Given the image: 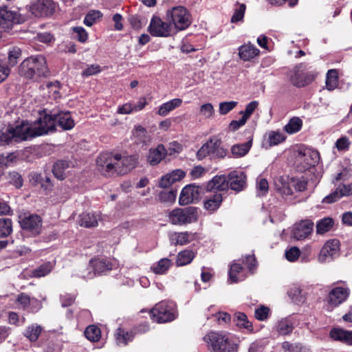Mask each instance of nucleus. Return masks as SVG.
Listing matches in <instances>:
<instances>
[{"instance_id": "nucleus-62", "label": "nucleus", "mask_w": 352, "mask_h": 352, "mask_svg": "<svg viewBox=\"0 0 352 352\" xmlns=\"http://www.w3.org/2000/svg\"><path fill=\"white\" fill-rule=\"evenodd\" d=\"M100 72V67L98 65L93 64L88 65L87 68H85L82 73V76L87 77L92 75H95L96 74H98Z\"/></svg>"}, {"instance_id": "nucleus-6", "label": "nucleus", "mask_w": 352, "mask_h": 352, "mask_svg": "<svg viewBox=\"0 0 352 352\" xmlns=\"http://www.w3.org/2000/svg\"><path fill=\"white\" fill-rule=\"evenodd\" d=\"M318 161L319 153L310 148L300 146L296 151L294 164L300 172H304L315 166Z\"/></svg>"}, {"instance_id": "nucleus-28", "label": "nucleus", "mask_w": 352, "mask_h": 352, "mask_svg": "<svg viewBox=\"0 0 352 352\" xmlns=\"http://www.w3.org/2000/svg\"><path fill=\"white\" fill-rule=\"evenodd\" d=\"M100 215L97 213H82L79 217V224L80 226L86 228L95 227L98 225Z\"/></svg>"}, {"instance_id": "nucleus-45", "label": "nucleus", "mask_w": 352, "mask_h": 352, "mask_svg": "<svg viewBox=\"0 0 352 352\" xmlns=\"http://www.w3.org/2000/svg\"><path fill=\"white\" fill-rule=\"evenodd\" d=\"M52 270V265L50 262L45 263L32 271V276L36 278L43 277L47 275Z\"/></svg>"}, {"instance_id": "nucleus-12", "label": "nucleus", "mask_w": 352, "mask_h": 352, "mask_svg": "<svg viewBox=\"0 0 352 352\" xmlns=\"http://www.w3.org/2000/svg\"><path fill=\"white\" fill-rule=\"evenodd\" d=\"M201 188L195 184L186 186L182 190L179 203L182 206L197 201L200 198Z\"/></svg>"}, {"instance_id": "nucleus-11", "label": "nucleus", "mask_w": 352, "mask_h": 352, "mask_svg": "<svg viewBox=\"0 0 352 352\" xmlns=\"http://www.w3.org/2000/svg\"><path fill=\"white\" fill-rule=\"evenodd\" d=\"M55 9L56 5L52 0H37L30 6L31 13L40 18L52 16Z\"/></svg>"}, {"instance_id": "nucleus-48", "label": "nucleus", "mask_w": 352, "mask_h": 352, "mask_svg": "<svg viewBox=\"0 0 352 352\" xmlns=\"http://www.w3.org/2000/svg\"><path fill=\"white\" fill-rule=\"evenodd\" d=\"M21 56V50L18 47H12L8 52V65L12 67L17 64L18 59Z\"/></svg>"}, {"instance_id": "nucleus-18", "label": "nucleus", "mask_w": 352, "mask_h": 352, "mask_svg": "<svg viewBox=\"0 0 352 352\" xmlns=\"http://www.w3.org/2000/svg\"><path fill=\"white\" fill-rule=\"evenodd\" d=\"M196 233L190 232H175L169 234L168 238L171 245H184L189 243L195 238Z\"/></svg>"}, {"instance_id": "nucleus-39", "label": "nucleus", "mask_w": 352, "mask_h": 352, "mask_svg": "<svg viewBox=\"0 0 352 352\" xmlns=\"http://www.w3.org/2000/svg\"><path fill=\"white\" fill-rule=\"evenodd\" d=\"M195 253L190 250H185L180 252L177 258V265L178 266H183L189 264L194 258Z\"/></svg>"}, {"instance_id": "nucleus-56", "label": "nucleus", "mask_w": 352, "mask_h": 352, "mask_svg": "<svg viewBox=\"0 0 352 352\" xmlns=\"http://www.w3.org/2000/svg\"><path fill=\"white\" fill-rule=\"evenodd\" d=\"M341 197L342 195L338 188L334 192L324 197L322 202L324 204H332L339 200Z\"/></svg>"}, {"instance_id": "nucleus-27", "label": "nucleus", "mask_w": 352, "mask_h": 352, "mask_svg": "<svg viewBox=\"0 0 352 352\" xmlns=\"http://www.w3.org/2000/svg\"><path fill=\"white\" fill-rule=\"evenodd\" d=\"M182 104V100L180 98H174L160 105L157 109V114L160 116H166L170 111H173L177 107H179Z\"/></svg>"}, {"instance_id": "nucleus-44", "label": "nucleus", "mask_w": 352, "mask_h": 352, "mask_svg": "<svg viewBox=\"0 0 352 352\" xmlns=\"http://www.w3.org/2000/svg\"><path fill=\"white\" fill-rule=\"evenodd\" d=\"M170 261L168 258H162L151 267L155 274H163L168 270L170 266Z\"/></svg>"}, {"instance_id": "nucleus-14", "label": "nucleus", "mask_w": 352, "mask_h": 352, "mask_svg": "<svg viewBox=\"0 0 352 352\" xmlns=\"http://www.w3.org/2000/svg\"><path fill=\"white\" fill-rule=\"evenodd\" d=\"M349 294L350 290L347 287H335L330 291L329 294V304L332 307H338L347 299Z\"/></svg>"}, {"instance_id": "nucleus-16", "label": "nucleus", "mask_w": 352, "mask_h": 352, "mask_svg": "<svg viewBox=\"0 0 352 352\" xmlns=\"http://www.w3.org/2000/svg\"><path fill=\"white\" fill-rule=\"evenodd\" d=\"M228 182L232 190L241 191L246 186V175L241 171H232L228 175Z\"/></svg>"}, {"instance_id": "nucleus-30", "label": "nucleus", "mask_w": 352, "mask_h": 352, "mask_svg": "<svg viewBox=\"0 0 352 352\" xmlns=\"http://www.w3.org/2000/svg\"><path fill=\"white\" fill-rule=\"evenodd\" d=\"M234 321L236 327L239 328L244 329L249 333L253 332L254 329L252 324L248 320L247 316L244 313H235L234 316Z\"/></svg>"}, {"instance_id": "nucleus-53", "label": "nucleus", "mask_w": 352, "mask_h": 352, "mask_svg": "<svg viewBox=\"0 0 352 352\" xmlns=\"http://www.w3.org/2000/svg\"><path fill=\"white\" fill-rule=\"evenodd\" d=\"M199 113L205 118H210L214 114V109L211 103H206L201 106Z\"/></svg>"}, {"instance_id": "nucleus-23", "label": "nucleus", "mask_w": 352, "mask_h": 352, "mask_svg": "<svg viewBox=\"0 0 352 352\" xmlns=\"http://www.w3.org/2000/svg\"><path fill=\"white\" fill-rule=\"evenodd\" d=\"M217 138H210L197 152V157L199 160L206 158L208 155L213 156L215 147H217Z\"/></svg>"}, {"instance_id": "nucleus-1", "label": "nucleus", "mask_w": 352, "mask_h": 352, "mask_svg": "<svg viewBox=\"0 0 352 352\" xmlns=\"http://www.w3.org/2000/svg\"><path fill=\"white\" fill-rule=\"evenodd\" d=\"M56 126L63 130L72 129L74 126V121L70 113H47L45 111L34 124L23 121L15 126L3 128L0 130V146L8 144L12 140L19 142L45 135L55 131Z\"/></svg>"}, {"instance_id": "nucleus-34", "label": "nucleus", "mask_w": 352, "mask_h": 352, "mask_svg": "<svg viewBox=\"0 0 352 352\" xmlns=\"http://www.w3.org/2000/svg\"><path fill=\"white\" fill-rule=\"evenodd\" d=\"M0 20L5 22H19L21 14L16 11L8 10V8H0Z\"/></svg>"}, {"instance_id": "nucleus-4", "label": "nucleus", "mask_w": 352, "mask_h": 352, "mask_svg": "<svg viewBox=\"0 0 352 352\" xmlns=\"http://www.w3.org/2000/svg\"><path fill=\"white\" fill-rule=\"evenodd\" d=\"M203 340L210 352H237V345L232 342L224 332L210 331Z\"/></svg>"}, {"instance_id": "nucleus-17", "label": "nucleus", "mask_w": 352, "mask_h": 352, "mask_svg": "<svg viewBox=\"0 0 352 352\" xmlns=\"http://www.w3.org/2000/svg\"><path fill=\"white\" fill-rule=\"evenodd\" d=\"M190 19L188 10L182 6L175 7L167 12L168 22H188Z\"/></svg>"}, {"instance_id": "nucleus-7", "label": "nucleus", "mask_w": 352, "mask_h": 352, "mask_svg": "<svg viewBox=\"0 0 352 352\" xmlns=\"http://www.w3.org/2000/svg\"><path fill=\"white\" fill-rule=\"evenodd\" d=\"M168 218L169 222L173 225L184 226L192 223L198 219L197 208L195 207L177 208L168 213Z\"/></svg>"}, {"instance_id": "nucleus-59", "label": "nucleus", "mask_w": 352, "mask_h": 352, "mask_svg": "<svg viewBox=\"0 0 352 352\" xmlns=\"http://www.w3.org/2000/svg\"><path fill=\"white\" fill-rule=\"evenodd\" d=\"M269 312V308L265 306H261L260 308L255 310V318L260 321L265 320L267 318Z\"/></svg>"}, {"instance_id": "nucleus-61", "label": "nucleus", "mask_w": 352, "mask_h": 352, "mask_svg": "<svg viewBox=\"0 0 352 352\" xmlns=\"http://www.w3.org/2000/svg\"><path fill=\"white\" fill-rule=\"evenodd\" d=\"M245 11V5L241 4L237 9H236L233 16L231 19V22H239L243 19L244 13Z\"/></svg>"}, {"instance_id": "nucleus-8", "label": "nucleus", "mask_w": 352, "mask_h": 352, "mask_svg": "<svg viewBox=\"0 0 352 352\" xmlns=\"http://www.w3.org/2000/svg\"><path fill=\"white\" fill-rule=\"evenodd\" d=\"M190 23H150L148 30L153 36L167 37L186 29Z\"/></svg>"}, {"instance_id": "nucleus-47", "label": "nucleus", "mask_w": 352, "mask_h": 352, "mask_svg": "<svg viewBox=\"0 0 352 352\" xmlns=\"http://www.w3.org/2000/svg\"><path fill=\"white\" fill-rule=\"evenodd\" d=\"M351 144V142L346 136H342L335 142V148L339 152H346L349 151Z\"/></svg>"}, {"instance_id": "nucleus-58", "label": "nucleus", "mask_w": 352, "mask_h": 352, "mask_svg": "<svg viewBox=\"0 0 352 352\" xmlns=\"http://www.w3.org/2000/svg\"><path fill=\"white\" fill-rule=\"evenodd\" d=\"M10 67L3 60H0V83L3 82L10 74Z\"/></svg>"}, {"instance_id": "nucleus-25", "label": "nucleus", "mask_w": 352, "mask_h": 352, "mask_svg": "<svg viewBox=\"0 0 352 352\" xmlns=\"http://www.w3.org/2000/svg\"><path fill=\"white\" fill-rule=\"evenodd\" d=\"M166 155V150L163 144H159L156 148L149 151L148 162L151 165L159 164Z\"/></svg>"}, {"instance_id": "nucleus-49", "label": "nucleus", "mask_w": 352, "mask_h": 352, "mask_svg": "<svg viewBox=\"0 0 352 352\" xmlns=\"http://www.w3.org/2000/svg\"><path fill=\"white\" fill-rule=\"evenodd\" d=\"M16 302L23 309H26L31 303L37 302L38 301L36 298H31L28 294L21 293L18 296Z\"/></svg>"}, {"instance_id": "nucleus-46", "label": "nucleus", "mask_w": 352, "mask_h": 352, "mask_svg": "<svg viewBox=\"0 0 352 352\" xmlns=\"http://www.w3.org/2000/svg\"><path fill=\"white\" fill-rule=\"evenodd\" d=\"M12 231L11 219L8 218L0 219V236H8Z\"/></svg>"}, {"instance_id": "nucleus-37", "label": "nucleus", "mask_w": 352, "mask_h": 352, "mask_svg": "<svg viewBox=\"0 0 352 352\" xmlns=\"http://www.w3.org/2000/svg\"><path fill=\"white\" fill-rule=\"evenodd\" d=\"M302 126V121L298 117L292 118L288 123L284 126V130L289 134H294L298 132Z\"/></svg>"}, {"instance_id": "nucleus-63", "label": "nucleus", "mask_w": 352, "mask_h": 352, "mask_svg": "<svg viewBox=\"0 0 352 352\" xmlns=\"http://www.w3.org/2000/svg\"><path fill=\"white\" fill-rule=\"evenodd\" d=\"M256 188L257 190L260 192L261 195H263L266 194L269 188L268 182L264 178L258 179Z\"/></svg>"}, {"instance_id": "nucleus-42", "label": "nucleus", "mask_w": 352, "mask_h": 352, "mask_svg": "<svg viewBox=\"0 0 352 352\" xmlns=\"http://www.w3.org/2000/svg\"><path fill=\"white\" fill-rule=\"evenodd\" d=\"M84 333L85 337L91 342L98 341L101 336L100 328L96 325L87 327Z\"/></svg>"}, {"instance_id": "nucleus-9", "label": "nucleus", "mask_w": 352, "mask_h": 352, "mask_svg": "<svg viewBox=\"0 0 352 352\" xmlns=\"http://www.w3.org/2000/svg\"><path fill=\"white\" fill-rule=\"evenodd\" d=\"M150 314L151 318L159 323L170 322L175 318L173 306L165 301L157 303L150 311Z\"/></svg>"}, {"instance_id": "nucleus-50", "label": "nucleus", "mask_w": 352, "mask_h": 352, "mask_svg": "<svg viewBox=\"0 0 352 352\" xmlns=\"http://www.w3.org/2000/svg\"><path fill=\"white\" fill-rule=\"evenodd\" d=\"M238 102L236 101H226L220 102L219 104V113L220 115H226L234 109Z\"/></svg>"}, {"instance_id": "nucleus-21", "label": "nucleus", "mask_w": 352, "mask_h": 352, "mask_svg": "<svg viewBox=\"0 0 352 352\" xmlns=\"http://www.w3.org/2000/svg\"><path fill=\"white\" fill-rule=\"evenodd\" d=\"M90 267L93 270L96 276L111 270L112 265L107 259L94 258L90 261Z\"/></svg>"}, {"instance_id": "nucleus-10", "label": "nucleus", "mask_w": 352, "mask_h": 352, "mask_svg": "<svg viewBox=\"0 0 352 352\" xmlns=\"http://www.w3.org/2000/svg\"><path fill=\"white\" fill-rule=\"evenodd\" d=\"M19 222L23 230L31 236H36L41 232L42 219L37 214L21 216Z\"/></svg>"}, {"instance_id": "nucleus-2", "label": "nucleus", "mask_w": 352, "mask_h": 352, "mask_svg": "<svg viewBox=\"0 0 352 352\" xmlns=\"http://www.w3.org/2000/svg\"><path fill=\"white\" fill-rule=\"evenodd\" d=\"M138 157L136 155H122L120 153H101L97 158L98 170L103 175L111 177L128 173L138 164Z\"/></svg>"}, {"instance_id": "nucleus-19", "label": "nucleus", "mask_w": 352, "mask_h": 352, "mask_svg": "<svg viewBox=\"0 0 352 352\" xmlns=\"http://www.w3.org/2000/svg\"><path fill=\"white\" fill-rule=\"evenodd\" d=\"M239 58L243 61H249L258 56L260 50L250 43H245L238 48Z\"/></svg>"}, {"instance_id": "nucleus-24", "label": "nucleus", "mask_w": 352, "mask_h": 352, "mask_svg": "<svg viewBox=\"0 0 352 352\" xmlns=\"http://www.w3.org/2000/svg\"><path fill=\"white\" fill-rule=\"evenodd\" d=\"M223 201L222 195L219 192L211 196H208L204 201V208L210 212H213L217 210Z\"/></svg>"}, {"instance_id": "nucleus-43", "label": "nucleus", "mask_w": 352, "mask_h": 352, "mask_svg": "<svg viewBox=\"0 0 352 352\" xmlns=\"http://www.w3.org/2000/svg\"><path fill=\"white\" fill-rule=\"evenodd\" d=\"M116 341L118 344L126 345L129 342L131 341L133 335L132 333L125 331L124 329L119 328L116 333Z\"/></svg>"}, {"instance_id": "nucleus-54", "label": "nucleus", "mask_w": 352, "mask_h": 352, "mask_svg": "<svg viewBox=\"0 0 352 352\" xmlns=\"http://www.w3.org/2000/svg\"><path fill=\"white\" fill-rule=\"evenodd\" d=\"M228 154V150L221 146V142L220 140H217V147L214 148L212 158H224Z\"/></svg>"}, {"instance_id": "nucleus-64", "label": "nucleus", "mask_w": 352, "mask_h": 352, "mask_svg": "<svg viewBox=\"0 0 352 352\" xmlns=\"http://www.w3.org/2000/svg\"><path fill=\"white\" fill-rule=\"evenodd\" d=\"M74 32L76 34L77 39L82 43H84L87 39V33L84 28L81 27H74L73 28Z\"/></svg>"}, {"instance_id": "nucleus-55", "label": "nucleus", "mask_w": 352, "mask_h": 352, "mask_svg": "<svg viewBox=\"0 0 352 352\" xmlns=\"http://www.w3.org/2000/svg\"><path fill=\"white\" fill-rule=\"evenodd\" d=\"M102 14L99 10H90L85 17L83 22H95L96 20H102Z\"/></svg>"}, {"instance_id": "nucleus-52", "label": "nucleus", "mask_w": 352, "mask_h": 352, "mask_svg": "<svg viewBox=\"0 0 352 352\" xmlns=\"http://www.w3.org/2000/svg\"><path fill=\"white\" fill-rule=\"evenodd\" d=\"M176 192L173 190H162L159 193V200L163 203H172L175 201Z\"/></svg>"}, {"instance_id": "nucleus-26", "label": "nucleus", "mask_w": 352, "mask_h": 352, "mask_svg": "<svg viewBox=\"0 0 352 352\" xmlns=\"http://www.w3.org/2000/svg\"><path fill=\"white\" fill-rule=\"evenodd\" d=\"M286 135L278 131H270L265 136V144L271 147L283 143L286 140Z\"/></svg>"}, {"instance_id": "nucleus-5", "label": "nucleus", "mask_w": 352, "mask_h": 352, "mask_svg": "<svg viewBox=\"0 0 352 352\" xmlns=\"http://www.w3.org/2000/svg\"><path fill=\"white\" fill-rule=\"evenodd\" d=\"M307 182L304 179L288 176H278L274 179L276 192L285 199L292 196L294 191H304L307 188Z\"/></svg>"}, {"instance_id": "nucleus-51", "label": "nucleus", "mask_w": 352, "mask_h": 352, "mask_svg": "<svg viewBox=\"0 0 352 352\" xmlns=\"http://www.w3.org/2000/svg\"><path fill=\"white\" fill-rule=\"evenodd\" d=\"M60 87V83L57 80L47 82L46 84L42 85L43 89H47L49 94H52L54 98H56L59 95Z\"/></svg>"}, {"instance_id": "nucleus-22", "label": "nucleus", "mask_w": 352, "mask_h": 352, "mask_svg": "<svg viewBox=\"0 0 352 352\" xmlns=\"http://www.w3.org/2000/svg\"><path fill=\"white\" fill-rule=\"evenodd\" d=\"M228 188V182L225 175H219L214 177L207 186L208 191H223Z\"/></svg>"}, {"instance_id": "nucleus-57", "label": "nucleus", "mask_w": 352, "mask_h": 352, "mask_svg": "<svg viewBox=\"0 0 352 352\" xmlns=\"http://www.w3.org/2000/svg\"><path fill=\"white\" fill-rule=\"evenodd\" d=\"M258 102L257 101H252L248 103L245 107L244 111H241L240 113L243 115V117L248 120L250 116L252 114L254 110L257 108Z\"/></svg>"}, {"instance_id": "nucleus-13", "label": "nucleus", "mask_w": 352, "mask_h": 352, "mask_svg": "<svg viewBox=\"0 0 352 352\" xmlns=\"http://www.w3.org/2000/svg\"><path fill=\"white\" fill-rule=\"evenodd\" d=\"M340 250V242L337 239H331L327 241L322 248L318 256L320 262H324L327 259H332L338 255Z\"/></svg>"}, {"instance_id": "nucleus-20", "label": "nucleus", "mask_w": 352, "mask_h": 352, "mask_svg": "<svg viewBox=\"0 0 352 352\" xmlns=\"http://www.w3.org/2000/svg\"><path fill=\"white\" fill-rule=\"evenodd\" d=\"M330 338L347 345H352V331L344 330L340 328H333L329 333Z\"/></svg>"}, {"instance_id": "nucleus-31", "label": "nucleus", "mask_w": 352, "mask_h": 352, "mask_svg": "<svg viewBox=\"0 0 352 352\" xmlns=\"http://www.w3.org/2000/svg\"><path fill=\"white\" fill-rule=\"evenodd\" d=\"M69 168V162L60 160L56 162L54 166L52 172L54 175L59 180H63L67 175V170Z\"/></svg>"}, {"instance_id": "nucleus-60", "label": "nucleus", "mask_w": 352, "mask_h": 352, "mask_svg": "<svg viewBox=\"0 0 352 352\" xmlns=\"http://www.w3.org/2000/svg\"><path fill=\"white\" fill-rule=\"evenodd\" d=\"M300 250L296 247H292L285 252L286 258L291 262L295 261L300 256Z\"/></svg>"}, {"instance_id": "nucleus-38", "label": "nucleus", "mask_w": 352, "mask_h": 352, "mask_svg": "<svg viewBox=\"0 0 352 352\" xmlns=\"http://www.w3.org/2000/svg\"><path fill=\"white\" fill-rule=\"evenodd\" d=\"M333 219L330 217L320 219L316 224V233L323 234L329 232L333 226Z\"/></svg>"}, {"instance_id": "nucleus-29", "label": "nucleus", "mask_w": 352, "mask_h": 352, "mask_svg": "<svg viewBox=\"0 0 352 352\" xmlns=\"http://www.w3.org/2000/svg\"><path fill=\"white\" fill-rule=\"evenodd\" d=\"M42 331L43 327L41 325L36 323H33L26 327L23 333V335L29 341L34 342L38 339Z\"/></svg>"}, {"instance_id": "nucleus-36", "label": "nucleus", "mask_w": 352, "mask_h": 352, "mask_svg": "<svg viewBox=\"0 0 352 352\" xmlns=\"http://www.w3.org/2000/svg\"><path fill=\"white\" fill-rule=\"evenodd\" d=\"M293 329V322L289 318L282 319L276 324V331L280 335H288L292 333Z\"/></svg>"}, {"instance_id": "nucleus-41", "label": "nucleus", "mask_w": 352, "mask_h": 352, "mask_svg": "<svg viewBox=\"0 0 352 352\" xmlns=\"http://www.w3.org/2000/svg\"><path fill=\"white\" fill-rule=\"evenodd\" d=\"M283 349L286 352H310L309 348L300 343H289L284 342L282 344Z\"/></svg>"}, {"instance_id": "nucleus-3", "label": "nucleus", "mask_w": 352, "mask_h": 352, "mask_svg": "<svg viewBox=\"0 0 352 352\" xmlns=\"http://www.w3.org/2000/svg\"><path fill=\"white\" fill-rule=\"evenodd\" d=\"M19 72L25 78L35 80L47 76L49 69L45 58L42 55L28 57L21 63Z\"/></svg>"}, {"instance_id": "nucleus-32", "label": "nucleus", "mask_w": 352, "mask_h": 352, "mask_svg": "<svg viewBox=\"0 0 352 352\" xmlns=\"http://www.w3.org/2000/svg\"><path fill=\"white\" fill-rule=\"evenodd\" d=\"M251 146L252 140L243 144H234L231 148V153L234 157H242L249 152Z\"/></svg>"}, {"instance_id": "nucleus-15", "label": "nucleus", "mask_w": 352, "mask_h": 352, "mask_svg": "<svg viewBox=\"0 0 352 352\" xmlns=\"http://www.w3.org/2000/svg\"><path fill=\"white\" fill-rule=\"evenodd\" d=\"M313 230L314 223L311 220H303L294 226L292 236L296 240H302L311 234Z\"/></svg>"}, {"instance_id": "nucleus-40", "label": "nucleus", "mask_w": 352, "mask_h": 352, "mask_svg": "<svg viewBox=\"0 0 352 352\" xmlns=\"http://www.w3.org/2000/svg\"><path fill=\"white\" fill-rule=\"evenodd\" d=\"M288 295L296 303H303L306 299L302 289L298 286L292 287L288 291Z\"/></svg>"}, {"instance_id": "nucleus-33", "label": "nucleus", "mask_w": 352, "mask_h": 352, "mask_svg": "<svg viewBox=\"0 0 352 352\" xmlns=\"http://www.w3.org/2000/svg\"><path fill=\"white\" fill-rule=\"evenodd\" d=\"M243 267L241 264L233 263L230 267L229 279L232 283H236L244 280L245 276L243 275Z\"/></svg>"}, {"instance_id": "nucleus-35", "label": "nucleus", "mask_w": 352, "mask_h": 352, "mask_svg": "<svg viewBox=\"0 0 352 352\" xmlns=\"http://www.w3.org/2000/svg\"><path fill=\"white\" fill-rule=\"evenodd\" d=\"M325 84L329 91H333L338 87V73L336 69H330L327 72Z\"/></svg>"}]
</instances>
